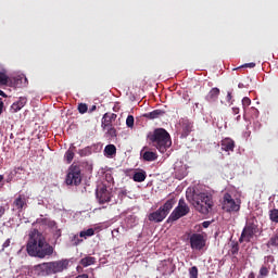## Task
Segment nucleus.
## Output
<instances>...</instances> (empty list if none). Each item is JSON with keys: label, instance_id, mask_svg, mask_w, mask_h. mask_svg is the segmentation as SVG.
Returning <instances> with one entry per match:
<instances>
[{"label": "nucleus", "instance_id": "nucleus-1", "mask_svg": "<svg viewBox=\"0 0 278 278\" xmlns=\"http://www.w3.org/2000/svg\"><path fill=\"white\" fill-rule=\"evenodd\" d=\"M26 251L28 255L43 260L45 257L51 256L53 254L54 247L48 243L45 235L35 228L29 233Z\"/></svg>", "mask_w": 278, "mask_h": 278}, {"label": "nucleus", "instance_id": "nucleus-2", "mask_svg": "<svg viewBox=\"0 0 278 278\" xmlns=\"http://www.w3.org/2000/svg\"><path fill=\"white\" fill-rule=\"evenodd\" d=\"M186 198L189 203L194 206L195 211L200 212L201 214H208L213 208V198L210 193L200 192V190H192V188H188Z\"/></svg>", "mask_w": 278, "mask_h": 278}, {"label": "nucleus", "instance_id": "nucleus-3", "mask_svg": "<svg viewBox=\"0 0 278 278\" xmlns=\"http://www.w3.org/2000/svg\"><path fill=\"white\" fill-rule=\"evenodd\" d=\"M147 138L162 154L172 147V137L165 128H155L149 131Z\"/></svg>", "mask_w": 278, "mask_h": 278}, {"label": "nucleus", "instance_id": "nucleus-4", "mask_svg": "<svg viewBox=\"0 0 278 278\" xmlns=\"http://www.w3.org/2000/svg\"><path fill=\"white\" fill-rule=\"evenodd\" d=\"M70 265L68 260L49 261L35 266V273L38 276L46 277L53 274L63 273Z\"/></svg>", "mask_w": 278, "mask_h": 278}, {"label": "nucleus", "instance_id": "nucleus-5", "mask_svg": "<svg viewBox=\"0 0 278 278\" xmlns=\"http://www.w3.org/2000/svg\"><path fill=\"white\" fill-rule=\"evenodd\" d=\"M257 232H260L258 222L256 217H251L242 229L241 237L239 239L240 243H242V241L250 243L251 239L254 238Z\"/></svg>", "mask_w": 278, "mask_h": 278}, {"label": "nucleus", "instance_id": "nucleus-6", "mask_svg": "<svg viewBox=\"0 0 278 278\" xmlns=\"http://www.w3.org/2000/svg\"><path fill=\"white\" fill-rule=\"evenodd\" d=\"M83 176H81V168L78 165H71L68 172L66 174L65 184L66 185H74L78 187L81 184Z\"/></svg>", "mask_w": 278, "mask_h": 278}, {"label": "nucleus", "instance_id": "nucleus-7", "mask_svg": "<svg viewBox=\"0 0 278 278\" xmlns=\"http://www.w3.org/2000/svg\"><path fill=\"white\" fill-rule=\"evenodd\" d=\"M241 208L240 199H233L230 193H225L223 198V211L228 213L239 212Z\"/></svg>", "mask_w": 278, "mask_h": 278}, {"label": "nucleus", "instance_id": "nucleus-8", "mask_svg": "<svg viewBox=\"0 0 278 278\" xmlns=\"http://www.w3.org/2000/svg\"><path fill=\"white\" fill-rule=\"evenodd\" d=\"M190 208L186 203L185 199H179V203L175 210H173L172 214L168 216V222H177L182 216H187L189 214Z\"/></svg>", "mask_w": 278, "mask_h": 278}, {"label": "nucleus", "instance_id": "nucleus-9", "mask_svg": "<svg viewBox=\"0 0 278 278\" xmlns=\"http://www.w3.org/2000/svg\"><path fill=\"white\" fill-rule=\"evenodd\" d=\"M96 195L99 199V203L103 205L104 203H109L112 199V190H109L106 185H101L96 190Z\"/></svg>", "mask_w": 278, "mask_h": 278}, {"label": "nucleus", "instance_id": "nucleus-10", "mask_svg": "<svg viewBox=\"0 0 278 278\" xmlns=\"http://www.w3.org/2000/svg\"><path fill=\"white\" fill-rule=\"evenodd\" d=\"M28 195H26L25 193H18V195H16L13 200V210L23 212L28 208Z\"/></svg>", "mask_w": 278, "mask_h": 278}, {"label": "nucleus", "instance_id": "nucleus-11", "mask_svg": "<svg viewBox=\"0 0 278 278\" xmlns=\"http://www.w3.org/2000/svg\"><path fill=\"white\" fill-rule=\"evenodd\" d=\"M206 244L202 233H192L190 236V247L195 251H202Z\"/></svg>", "mask_w": 278, "mask_h": 278}, {"label": "nucleus", "instance_id": "nucleus-12", "mask_svg": "<svg viewBox=\"0 0 278 278\" xmlns=\"http://www.w3.org/2000/svg\"><path fill=\"white\" fill-rule=\"evenodd\" d=\"M28 79L25 74L17 75L16 77H13V79L9 80V87H16V88H24L28 87Z\"/></svg>", "mask_w": 278, "mask_h": 278}, {"label": "nucleus", "instance_id": "nucleus-13", "mask_svg": "<svg viewBox=\"0 0 278 278\" xmlns=\"http://www.w3.org/2000/svg\"><path fill=\"white\" fill-rule=\"evenodd\" d=\"M117 114H110L106 112V114H103V117L101 119V127L103 130L109 131L110 127H112V123L116 121Z\"/></svg>", "mask_w": 278, "mask_h": 278}, {"label": "nucleus", "instance_id": "nucleus-14", "mask_svg": "<svg viewBox=\"0 0 278 278\" xmlns=\"http://www.w3.org/2000/svg\"><path fill=\"white\" fill-rule=\"evenodd\" d=\"M220 148L226 152H233L236 149V142L230 137H226L220 141Z\"/></svg>", "mask_w": 278, "mask_h": 278}, {"label": "nucleus", "instance_id": "nucleus-15", "mask_svg": "<svg viewBox=\"0 0 278 278\" xmlns=\"http://www.w3.org/2000/svg\"><path fill=\"white\" fill-rule=\"evenodd\" d=\"M181 127H182V138H188V136L191 134L193 130V123L189 119H182L181 121Z\"/></svg>", "mask_w": 278, "mask_h": 278}, {"label": "nucleus", "instance_id": "nucleus-16", "mask_svg": "<svg viewBox=\"0 0 278 278\" xmlns=\"http://www.w3.org/2000/svg\"><path fill=\"white\" fill-rule=\"evenodd\" d=\"M149 220L154 223H162L164 220L163 206H160L159 210H156L155 212H152L149 215Z\"/></svg>", "mask_w": 278, "mask_h": 278}, {"label": "nucleus", "instance_id": "nucleus-17", "mask_svg": "<svg viewBox=\"0 0 278 278\" xmlns=\"http://www.w3.org/2000/svg\"><path fill=\"white\" fill-rule=\"evenodd\" d=\"M10 84V77L8 75V70L4 68L3 64H0V86L8 87Z\"/></svg>", "mask_w": 278, "mask_h": 278}, {"label": "nucleus", "instance_id": "nucleus-18", "mask_svg": "<svg viewBox=\"0 0 278 278\" xmlns=\"http://www.w3.org/2000/svg\"><path fill=\"white\" fill-rule=\"evenodd\" d=\"M176 205L175 199H167L165 204H163V219H165L166 216H168L169 212L172 211L173 206Z\"/></svg>", "mask_w": 278, "mask_h": 278}, {"label": "nucleus", "instance_id": "nucleus-19", "mask_svg": "<svg viewBox=\"0 0 278 278\" xmlns=\"http://www.w3.org/2000/svg\"><path fill=\"white\" fill-rule=\"evenodd\" d=\"M162 115H165V111L164 110H153L152 112H148L147 114H143V117H146L147 119H159L160 117H162Z\"/></svg>", "mask_w": 278, "mask_h": 278}, {"label": "nucleus", "instance_id": "nucleus-20", "mask_svg": "<svg viewBox=\"0 0 278 278\" xmlns=\"http://www.w3.org/2000/svg\"><path fill=\"white\" fill-rule=\"evenodd\" d=\"M25 104H27V98H20L18 101L12 103L11 111L18 112L24 109Z\"/></svg>", "mask_w": 278, "mask_h": 278}, {"label": "nucleus", "instance_id": "nucleus-21", "mask_svg": "<svg viewBox=\"0 0 278 278\" xmlns=\"http://www.w3.org/2000/svg\"><path fill=\"white\" fill-rule=\"evenodd\" d=\"M219 93H220L219 88H212L206 96V101L208 102L217 101V99L219 98Z\"/></svg>", "mask_w": 278, "mask_h": 278}, {"label": "nucleus", "instance_id": "nucleus-22", "mask_svg": "<svg viewBox=\"0 0 278 278\" xmlns=\"http://www.w3.org/2000/svg\"><path fill=\"white\" fill-rule=\"evenodd\" d=\"M140 154L142 155L143 161H155L159 159V154H156V152H151L150 150H147L146 152L142 150Z\"/></svg>", "mask_w": 278, "mask_h": 278}, {"label": "nucleus", "instance_id": "nucleus-23", "mask_svg": "<svg viewBox=\"0 0 278 278\" xmlns=\"http://www.w3.org/2000/svg\"><path fill=\"white\" fill-rule=\"evenodd\" d=\"M134 181H136L137 184H142L143 181H146L147 179V172L146 170H138L135 172L134 176H132Z\"/></svg>", "mask_w": 278, "mask_h": 278}, {"label": "nucleus", "instance_id": "nucleus-24", "mask_svg": "<svg viewBox=\"0 0 278 278\" xmlns=\"http://www.w3.org/2000/svg\"><path fill=\"white\" fill-rule=\"evenodd\" d=\"M117 152V148L115 147V144H106V147L104 148V154L106 155V157H114V155H116Z\"/></svg>", "mask_w": 278, "mask_h": 278}, {"label": "nucleus", "instance_id": "nucleus-25", "mask_svg": "<svg viewBox=\"0 0 278 278\" xmlns=\"http://www.w3.org/2000/svg\"><path fill=\"white\" fill-rule=\"evenodd\" d=\"M96 262V257L87 255L86 257H83V260L79 263L83 267H90L91 265H94Z\"/></svg>", "mask_w": 278, "mask_h": 278}, {"label": "nucleus", "instance_id": "nucleus-26", "mask_svg": "<svg viewBox=\"0 0 278 278\" xmlns=\"http://www.w3.org/2000/svg\"><path fill=\"white\" fill-rule=\"evenodd\" d=\"M271 266H267L266 263H264L263 266H261L258 270V276L257 278H267L269 276Z\"/></svg>", "mask_w": 278, "mask_h": 278}, {"label": "nucleus", "instance_id": "nucleus-27", "mask_svg": "<svg viewBox=\"0 0 278 278\" xmlns=\"http://www.w3.org/2000/svg\"><path fill=\"white\" fill-rule=\"evenodd\" d=\"M242 108H243V118L247 119V115H249V106L252 103L250 98H243L242 101Z\"/></svg>", "mask_w": 278, "mask_h": 278}, {"label": "nucleus", "instance_id": "nucleus-28", "mask_svg": "<svg viewBox=\"0 0 278 278\" xmlns=\"http://www.w3.org/2000/svg\"><path fill=\"white\" fill-rule=\"evenodd\" d=\"M248 115H250L251 119H258L260 110L255 109V106H251V109L248 110Z\"/></svg>", "mask_w": 278, "mask_h": 278}, {"label": "nucleus", "instance_id": "nucleus-29", "mask_svg": "<svg viewBox=\"0 0 278 278\" xmlns=\"http://www.w3.org/2000/svg\"><path fill=\"white\" fill-rule=\"evenodd\" d=\"M267 247H278V228L276 230V233L271 236V238L268 240Z\"/></svg>", "mask_w": 278, "mask_h": 278}, {"label": "nucleus", "instance_id": "nucleus-30", "mask_svg": "<svg viewBox=\"0 0 278 278\" xmlns=\"http://www.w3.org/2000/svg\"><path fill=\"white\" fill-rule=\"evenodd\" d=\"M80 238H90L91 236H94V228H87V230H83L79 232Z\"/></svg>", "mask_w": 278, "mask_h": 278}, {"label": "nucleus", "instance_id": "nucleus-31", "mask_svg": "<svg viewBox=\"0 0 278 278\" xmlns=\"http://www.w3.org/2000/svg\"><path fill=\"white\" fill-rule=\"evenodd\" d=\"M75 157V152H73L72 148H68V150L65 152L64 159L67 163H72V161Z\"/></svg>", "mask_w": 278, "mask_h": 278}, {"label": "nucleus", "instance_id": "nucleus-32", "mask_svg": "<svg viewBox=\"0 0 278 278\" xmlns=\"http://www.w3.org/2000/svg\"><path fill=\"white\" fill-rule=\"evenodd\" d=\"M269 219L273 223H278V208L269 210Z\"/></svg>", "mask_w": 278, "mask_h": 278}, {"label": "nucleus", "instance_id": "nucleus-33", "mask_svg": "<svg viewBox=\"0 0 278 278\" xmlns=\"http://www.w3.org/2000/svg\"><path fill=\"white\" fill-rule=\"evenodd\" d=\"M190 278H199V268L198 266H191L189 268Z\"/></svg>", "mask_w": 278, "mask_h": 278}, {"label": "nucleus", "instance_id": "nucleus-34", "mask_svg": "<svg viewBox=\"0 0 278 278\" xmlns=\"http://www.w3.org/2000/svg\"><path fill=\"white\" fill-rule=\"evenodd\" d=\"M111 138H116L117 137V130L115 126H113V123H111V126L109 127V130L106 131Z\"/></svg>", "mask_w": 278, "mask_h": 278}, {"label": "nucleus", "instance_id": "nucleus-35", "mask_svg": "<svg viewBox=\"0 0 278 278\" xmlns=\"http://www.w3.org/2000/svg\"><path fill=\"white\" fill-rule=\"evenodd\" d=\"M78 112L79 114H86V112H88V104H86V102H80L78 104Z\"/></svg>", "mask_w": 278, "mask_h": 278}, {"label": "nucleus", "instance_id": "nucleus-36", "mask_svg": "<svg viewBox=\"0 0 278 278\" xmlns=\"http://www.w3.org/2000/svg\"><path fill=\"white\" fill-rule=\"evenodd\" d=\"M274 262H275L274 255H265L264 263L266 267H270V263H274Z\"/></svg>", "mask_w": 278, "mask_h": 278}, {"label": "nucleus", "instance_id": "nucleus-37", "mask_svg": "<svg viewBox=\"0 0 278 278\" xmlns=\"http://www.w3.org/2000/svg\"><path fill=\"white\" fill-rule=\"evenodd\" d=\"M126 125L129 128L135 127V116L134 115H128V117L126 119Z\"/></svg>", "mask_w": 278, "mask_h": 278}, {"label": "nucleus", "instance_id": "nucleus-38", "mask_svg": "<svg viewBox=\"0 0 278 278\" xmlns=\"http://www.w3.org/2000/svg\"><path fill=\"white\" fill-rule=\"evenodd\" d=\"M239 251H240L239 243L232 244V248H231V250H230L231 254H232V255H236V254H238Z\"/></svg>", "mask_w": 278, "mask_h": 278}, {"label": "nucleus", "instance_id": "nucleus-39", "mask_svg": "<svg viewBox=\"0 0 278 278\" xmlns=\"http://www.w3.org/2000/svg\"><path fill=\"white\" fill-rule=\"evenodd\" d=\"M10 244H11V239L9 238L2 244V251H4V249H8V247H10Z\"/></svg>", "mask_w": 278, "mask_h": 278}, {"label": "nucleus", "instance_id": "nucleus-40", "mask_svg": "<svg viewBox=\"0 0 278 278\" xmlns=\"http://www.w3.org/2000/svg\"><path fill=\"white\" fill-rule=\"evenodd\" d=\"M255 66H256V63H245V64H243L244 68H255Z\"/></svg>", "mask_w": 278, "mask_h": 278}, {"label": "nucleus", "instance_id": "nucleus-41", "mask_svg": "<svg viewBox=\"0 0 278 278\" xmlns=\"http://www.w3.org/2000/svg\"><path fill=\"white\" fill-rule=\"evenodd\" d=\"M4 103L3 99L0 98V115L3 114Z\"/></svg>", "mask_w": 278, "mask_h": 278}, {"label": "nucleus", "instance_id": "nucleus-42", "mask_svg": "<svg viewBox=\"0 0 278 278\" xmlns=\"http://www.w3.org/2000/svg\"><path fill=\"white\" fill-rule=\"evenodd\" d=\"M232 114H233V115L240 114V109H239L238 106H233V108H232Z\"/></svg>", "mask_w": 278, "mask_h": 278}, {"label": "nucleus", "instance_id": "nucleus-43", "mask_svg": "<svg viewBox=\"0 0 278 278\" xmlns=\"http://www.w3.org/2000/svg\"><path fill=\"white\" fill-rule=\"evenodd\" d=\"M106 181L109 182V184H111V181H114V177H112V175L110 174H106Z\"/></svg>", "mask_w": 278, "mask_h": 278}, {"label": "nucleus", "instance_id": "nucleus-44", "mask_svg": "<svg viewBox=\"0 0 278 278\" xmlns=\"http://www.w3.org/2000/svg\"><path fill=\"white\" fill-rule=\"evenodd\" d=\"M232 99V91L227 92V101L230 102Z\"/></svg>", "mask_w": 278, "mask_h": 278}, {"label": "nucleus", "instance_id": "nucleus-45", "mask_svg": "<svg viewBox=\"0 0 278 278\" xmlns=\"http://www.w3.org/2000/svg\"><path fill=\"white\" fill-rule=\"evenodd\" d=\"M4 214H5L4 206H0V217L4 216Z\"/></svg>", "mask_w": 278, "mask_h": 278}, {"label": "nucleus", "instance_id": "nucleus-46", "mask_svg": "<svg viewBox=\"0 0 278 278\" xmlns=\"http://www.w3.org/2000/svg\"><path fill=\"white\" fill-rule=\"evenodd\" d=\"M76 278H89L88 274H79Z\"/></svg>", "mask_w": 278, "mask_h": 278}, {"label": "nucleus", "instance_id": "nucleus-47", "mask_svg": "<svg viewBox=\"0 0 278 278\" xmlns=\"http://www.w3.org/2000/svg\"><path fill=\"white\" fill-rule=\"evenodd\" d=\"M248 278H256L255 271H250Z\"/></svg>", "mask_w": 278, "mask_h": 278}, {"label": "nucleus", "instance_id": "nucleus-48", "mask_svg": "<svg viewBox=\"0 0 278 278\" xmlns=\"http://www.w3.org/2000/svg\"><path fill=\"white\" fill-rule=\"evenodd\" d=\"M0 96H1L2 98H8L5 91H3V90H0Z\"/></svg>", "mask_w": 278, "mask_h": 278}, {"label": "nucleus", "instance_id": "nucleus-49", "mask_svg": "<svg viewBox=\"0 0 278 278\" xmlns=\"http://www.w3.org/2000/svg\"><path fill=\"white\" fill-rule=\"evenodd\" d=\"M94 110H97L96 104H93V105L91 106V109L89 110V112H94Z\"/></svg>", "mask_w": 278, "mask_h": 278}, {"label": "nucleus", "instance_id": "nucleus-50", "mask_svg": "<svg viewBox=\"0 0 278 278\" xmlns=\"http://www.w3.org/2000/svg\"><path fill=\"white\" fill-rule=\"evenodd\" d=\"M208 225H210V223H208V222H204V223H203V227H204V228H207V227H208Z\"/></svg>", "mask_w": 278, "mask_h": 278}, {"label": "nucleus", "instance_id": "nucleus-51", "mask_svg": "<svg viewBox=\"0 0 278 278\" xmlns=\"http://www.w3.org/2000/svg\"><path fill=\"white\" fill-rule=\"evenodd\" d=\"M4 176H0V184H2Z\"/></svg>", "mask_w": 278, "mask_h": 278}, {"label": "nucleus", "instance_id": "nucleus-52", "mask_svg": "<svg viewBox=\"0 0 278 278\" xmlns=\"http://www.w3.org/2000/svg\"><path fill=\"white\" fill-rule=\"evenodd\" d=\"M244 85L242 83H239V88H243Z\"/></svg>", "mask_w": 278, "mask_h": 278}, {"label": "nucleus", "instance_id": "nucleus-53", "mask_svg": "<svg viewBox=\"0 0 278 278\" xmlns=\"http://www.w3.org/2000/svg\"><path fill=\"white\" fill-rule=\"evenodd\" d=\"M236 119L240 121L241 119V115H237Z\"/></svg>", "mask_w": 278, "mask_h": 278}, {"label": "nucleus", "instance_id": "nucleus-54", "mask_svg": "<svg viewBox=\"0 0 278 278\" xmlns=\"http://www.w3.org/2000/svg\"><path fill=\"white\" fill-rule=\"evenodd\" d=\"M60 237H61V230L58 231V238H60Z\"/></svg>", "mask_w": 278, "mask_h": 278}]
</instances>
